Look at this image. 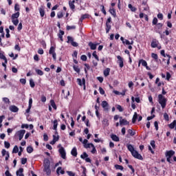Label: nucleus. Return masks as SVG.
Listing matches in <instances>:
<instances>
[{
    "label": "nucleus",
    "instance_id": "f257e3e1",
    "mask_svg": "<svg viewBox=\"0 0 176 176\" xmlns=\"http://www.w3.org/2000/svg\"><path fill=\"white\" fill-rule=\"evenodd\" d=\"M158 102L161 104L162 109L166 108V105H167V98L162 96V94L158 95Z\"/></svg>",
    "mask_w": 176,
    "mask_h": 176
},
{
    "label": "nucleus",
    "instance_id": "f03ea898",
    "mask_svg": "<svg viewBox=\"0 0 176 176\" xmlns=\"http://www.w3.org/2000/svg\"><path fill=\"white\" fill-rule=\"evenodd\" d=\"M19 17H20V12L12 14L11 19L14 25H19Z\"/></svg>",
    "mask_w": 176,
    "mask_h": 176
},
{
    "label": "nucleus",
    "instance_id": "7ed1b4c3",
    "mask_svg": "<svg viewBox=\"0 0 176 176\" xmlns=\"http://www.w3.org/2000/svg\"><path fill=\"white\" fill-rule=\"evenodd\" d=\"M175 155V151L170 150V151H166L165 153V156L166 157V162L168 163H171V157Z\"/></svg>",
    "mask_w": 176,
    "mask_h": 176
},
{
    "label": "nucleus",
    "instance_id": "20e7f679",
    "mask_svg": "<svg viewBox=\"0 0 176 176\" xmlns=\"http://www.w3.org/2000/svg\"><path fill=\"white\" fill-rule=\"evenodd\" d=\"M131 155L135 159H138V160H144V157H142V155L138 153L136 150L133 151L131 153Z\"/></svg>",
    "mask_w": 176,
    "mask_h": 176
},
{
    "label": "nucleus",
    "instance_id": "39448f33",
    "mask_svg": "<svg viewBox=\"0 0 176 176\" xmlns=\"http://www.w3.org/2000/svg\"><path fill=\"white\" fill-rule=\"evenodd\" d=\"M131 155L135 159H138V160H144V157H142V155L138 153L136 150L133 151L131 153Z\"/></svg>",
    "mask_w": 176,
    "mask_h": 176
},
{
    "label": "nucleus",
    "instance_id": "423d86ee",
    "mask_svg": "<svg viewBox=\"0 0 176 176\" xmlns=\"http://www.w3.org/2000/svg\"><path fill=\"white\" fill-rule=\"evenodd\" d=\"M131 155L135 159H138V160H144V157H142V155L138 153L136 150L133 151L131 153Z\"/></svg>",
    "mask_w": 176,
    "mask_h": 176
},
{
    "label": "nucleus",
    "instance_id": "0eeeda50",
    "mask_svg": "<svg viewBox=\"0 0 176 176\" xmlns=\"http://www.w3.org/2000/svg\"><path fill=\"white\" fill-rule=\"evenodd\" d=\"M25 134V130H20L16 133L15 136L19 137V141H21Z\"/></svg>",
    "mask_w": 176,
    "mask_h": 176
},
{
    "label": "nucleus",
    "instance_id": "6e6552de",
    "mask_svg": "<svg viewBox=\"0 0 176 176\" xmlns=\"http://www.w3.org/2000/svg\"><path fill=\"white\" fill-rule=\"evenodd\" d=\"M117 58H118L117 63L119 65L120 68H123L124 67V60L120 56H118Z\"/></svg>",
    "mask_w": 176,
    "mask_h": 176
},
{
    "label": "nucleus",
    "instance_id": "1a4fd4ad",
    "mask_svg": "<svg viewBox=\"0 0 176 176\" xmlns=\"http://www.w3.org/2000/svg\"><path fill=\"white\" fill-rule=\"evenodd\" d=\"M58 152L62 159H67V153H65V150L64 149V147H60L58 150Z\"/></svg>",
    "mask_w": 176,
    "mask_h": 176
},
{
    "label": "nucleus",
    "instance_id": "9d476101",
    "mask_svg": "<svg viewBox=\"0 0 176 176\" xmlns=\"http://www.w3.org/2000/svg\"><path fill=\"white\" fill-rule=\"evenodd\" d=\"M102 107L104 109V111H109V104L106 100L102 102Z\"/></svg>",
    "mask_w": 176,
    "mask_h": 176
},
{
    "label": "nucleus",
    "instance_id": "9b49d317",
    "mask_svg": "<svg viewBox=\"0 0 176 176\" xmlns=\"http://www.w3.org/2000/svg\"><path fill=\"white\" fill-rule=\"evenodd\" d=\"M31 108H32V98H30V99H29L28 108L25 111L26 113H30V112L31 111Z\"/></svg>",
    "mask_w": 176,
    "mask_h": 176
},
{
    "label": "nucleus",
    "instance_id": "f8f14e48",
    "mask_svg": "<svg viewBox=\"0 0 176 176\" xmlns=\"http://www.w3.org/2000/svg\"><path fill=\"white\" fill-rule=\"evenodd\" d=\"M159 45V41L156 40V38H153L151 42V47L153 49L157 47V45Z\"/></svg>",
    "mask_w": 176,
    "mask_h": 176
},
{
    "label": "nucleus",
    "instance_id": "ddd939ff",
    "mask_svg": "<svg viewBox=\"0 0 176 176\" xmlns=\"http://www.w3.org/2000/svg\"><path fill=\"white\" fill-rule=\"evenodd\" d=\"M120 124L121 126H127L129 124V122L126 119H122V117H120Z\"/></svg>",
    "mask_w": 176,
    "mask_h": 176
},
{
    "label": "nucleus",
    "instance_id": "4468645a",
    "mask_svg": "<svg viewBox=\"0 0 176 176\" xmlns=\"http://www.w3.org/2000/svg\"><path fill=\"white\" fill-rule=\"evenodd\" d=\"M69 6L72 10H75V0L69 1Z\"/></svg>",
    "mask_w": 176,
    "mask_h": 176
},
{
    "label": "nucleus",
    "instance_id": "2eb2a0df",
    "mask_svg": "<svg viewBox=\"0 0 176 176\" xmlns=\"http://www.w3.org/2000/svg\"><path fill=\"white\" fill-rule=\"evenodd\" d=\"M43 171L46 173L47 175H50V174H52V170L50 169V166L44 167Z\"/></svg>",
    "mask_w": 176,
    "mask_h": 176
},
{
    "label": "nucleus",
    "instance_id": "dca6fc26",
    "mask_svg": "<svg viewBox=\"0 0 176 176\" xmlns=\"http://www.w3.org/2000/svg\"><path fill=\"white\" fill-rule=\"evenodd\" d=\"M10 111L11 112H19V107L16 105H11L10 106Z\"/></svg>",
    "mask_w": 176,
    "mask_h": 176
},
{
    "label": "nucleus",
    "instance_id": "f3484780",
    "mask_svg": "<svg viewBox=\"0 0 176 176\" xmlns=\"http://www.w3.org/2000/svg\"><path fill=\"white\" fill-rule=\"evenodd\" d=\"M43 167H50V160H49V159L47 158L44 159Z\"/></svg>",
    "mask_w": 176,
    "mask_h": 176
},
{
    "label": "nucleus",
    "instance_id": "a211bd4d",
    "mask_svg": "<svg viewBox=\"0 0 176 176\" xmlns=\"http://www.w3.org/2000/svg\"><path fill=\"white\" fill-rule=\"evenodd\" d=\"M111 138L113 141H115V142H119L120 140L119 139V137L115 134L111 135Z\"/></svg>",
    "mask_w": 176,
    "mask_h": 176
},
{
    "label": "nucleus",
    "instance_id": "6ab92c4d",
    "mask_svg": "<svg viewBox=\"0 0 176 176\" xmlns=\"http://www.w3.org/2000/svg\"><path fill=\"white\" fill-rule=\"evenodd\" d=\"M97 45L98 44H94L92 42H89L88 46H89L91 50H96V49H97Z\"/></svg>",
    "mask_w": 176,
    "mask_h": 176
},
{
    "label": "nucleus",
    "instance_id": "aec40b11",
    "mask_svg": "<svg viewBox=\"0 0 176 176\" xmlns=\"http://www.w3.org/2000/svg\"><path fill=\"white\" fill-rule=\"evenodd\" d=\"M71 155L74 157H76V156H78V150L76 149V147H74L72 149Z\"/></svg>",
    "mask_w": 176,
    "mask_h": 176
},
{
    "label": "nucleus",
    "instance_id": "412c9836",
    "mask_svg": "<svg viewBox=\"0 0 176 176\" xmlns=\"http://www.w3.org/2000/svg\"><path fill=\"white\" fill-rule=\"evenodd\" d=\"M63 168L61 166L58 167L56 169V173L58 175H60V174H62V175H64L65 174V171L64 170H61Z\"/></svg>",
    "mask_w": 176,
    "mask_h": 176
},
{
    "label": "nucleus",
    "instance_id": "4be33fe9",
    "mask_svg": "<svg viewBox=\"0 0 176 176\" xmlns=\"http://www.w3.org/2000/svg\"><path fill=\"white\" fill-rule=\"evenodd\" d=\"M58 140H60V136H57V138H56V135H53V140H52V141H51L50 142V144L51 145H54V144H56V142H57V141H58Z\"/></svg>",
    "mask_w": 176,
    "mask_h": 176
},
{
    "label": "nucleus",
    "instance_id": "5701e85b",
    "mask_svg": "<svg viewBox=\"0 0 176 176\" xmlns=\"http://www.w3.org/2000/svg\"><path fill=\"white\" fill-rule=\"evenodd\" d=\"M24 168H20L18 170H16V175L17 176H24Z\"/></svg>",
    "mask_w": 176,
    "mask_h": 176
},
{
    "label": "nucleus",
    "instance_id": "b1692460",
    "mask_svg": "<svg viewBox=\"0 0 176 176\" xmlns=\"http://www.w3.org/2000/svg\"><path fill=\"white\" fill-rule=\"evenodd\" d=\"M109 72H111V69L109 67L106 68L103 72L104 76L105 77L109 76Z\"/></svg>",
    "mask_w": 176,
    "mask_h": 176
},
{
    "label": "nucleus",
    "instance_id": "393cba45",
    "mask_svg": "<svg viewBox=\"0 0 176 176\" xmlns=\"http://www.w3.org/2000/svg\"><path fill=\"white\" fill-rule=\"evenodd\" d=\"M126 148H127L128 151H129V152H131V153L135 151L134 149V146H133V145H131V144H126Z\"/></svg>",
    "mask_w": 176,
    "mask_h": 176
},
{
    "label": "nucleus",
    "instance_id": "a878e982",
    "mask_svg": "<svg viewBox=\"0 0 176 176\" xmlns=\"http://www.w3.org/2000/svg\"><path fill=\"white\" fill-rule=\"evenodd\" d=\"M0 60H3L6 63H8V58L5 56L4 52H0Z\"/></svg>",
    "mask_w": 176,
    "mask_h": 176
},
{
    "label": "nucleus",
    "instance_id": "bb28decb",
    "mask_svg": "<svg viewBox=\"0 0 176 176\" xmlns=\"http://www.w3.org/2000/svg\"><path fill=\"white\" fill-rule=\"evenodd\" d=\"M111 28H112V26L111 25V23H106V34H109V31H111Z\"/></svg>",
    "mask_w": 176,
    "mask_h": 176
},
{
    "label": "nucleus",
    "instance_id": "cd10ccee",
    "mask_svg": "<svg viewBox=\"0 0 176 176\" xmlns=\"http://www.w3.org/2000/svg\"><path fill=\"white\" fill-rule=\"evenodd\" d=\"M151 57L155 59V63L159 61V56H157V54L152 53Z\"/></svg>",
    "mask_w": 176,
    "mask_h": 176
},
{
    "label": "nucleus",
    "instance_id": "c85d7f7f",
    "mask_svg": "<svg viewBox=\"0 0 176 176\" xmlns=\"http://www.w3.org/2000/svg\"><path fill=\"white\" fill-rule=\"evenodd\" d=\"M137 119H138V115L137 114V112H135L132 118V123H135V122H137Z\"/></svg>",
    "mask_w": 176,
    "mask_h": 176
},
{
    "label": "nucleus",
    "instance_id": "c756f323",
    "mask_svg": "<svg viewBox=\"0 0 176 176\" xmlns=\"http://www.w3.org/2000/svg\"><path fill=\"white\" fill-rule=\"evenodd\" d=\"M56 53V47L51 46L49 50V54H53Z\"/></svg>",
    "mask_w": 176,
    "mask_h": 176
},
{
    "label": "nucleus",
    "instance_id": "7c9ffc66",
    "mask_svg": "<svg viewBox=\"0 0 176 176\" xmlns=\"http://www.w3.org/2000/svg\"><path fill=\"white\" fill-rule=\"evenodd\" d=\"M109 13H111L113 17H116V10L114 8H110Z\"/></svg>",
    "mask_w": 176,
    "mask_h": 176
},
{
    "label": "nucleus",
    "instance_id": "2f4dec72",
    "mask_svg": "<svg viewBox=\"0 0 176 176\" xmlns=\"http://www.w3.org/2000/svg\"><path fill=\"white\" fill-rule=\"evenodd\" d=\"M50 104H51V107H52V108L54 109H57V106L56 105V102H54V100H50Z\"/></svg>",
    "mask_w": 176,
    "mask_h": 176
},
{
    "label": "nucleus",
    "instance_id": "473e14b6",
    "mask_svg": "<svg viewBox=\"0 0 176 176\" xmlns=\"http://www.w3.org/2000/svg\"><path fill=\"white\" fill-rule=\"evenodd\" d=\"M54 123V130H55V131H57V126H58V122L57 121V120H55L53 121Z\"/></svg>",
    "mask_w": 176,
    "mask_h": 176
},
{
    "label": "nucleus",
    "instance_id": "72a5a7b5",
    "mask_svg": "<svg viewBox=\"0 0 176 176\" xmlns=\"http://www.w3.org/2000/svg\"><path fill=\"white\" fill-rule=\"evenodd\" d=\"M93 57L96 59V61H100V58H98V55H97V51H94L92 54Z\"/></svg>",
    "mask_w": 176,
    "mask_h": 176
},
{
    "label": "nucleus",
    "instance_id": "f704fd0d",
    "mask_svg": "<svg viewBox=\"0 0 176 176\" xmlns=\"http://www.w3.org/2000/svg\"><path fill=\"white\" fill-rule=\"evenodd\" d=\"M74 70L77 72V74H80V69H79V66L73 65Z\"/></svg>",
    "mask_w": 176,
    "mask_h": 176
},
{
    "label": "nucleus",
    "instance_id": "c9c22d12",
    "mask_svg": "<svg viewBox=\"0 0 176 176\" xmlns=\"http://www.w3.org/2000/svg\"><path fill=\"white\" fill-rule=\"evenodd\" d=\"M35 71H36V73L37 74V75H39L40 76H43V71H42L39 69H36Z\"/></svg>",
    "mask_w": 176,
    "mask_h": 176
},
{
    "label": "nucleus",
    "instance_id": "e433bc0d",
    "mask_svg": "<svg viewBox=\"0 0 176 176\" xmlns=\"http://www.w3.org/2000/svg\"><path fill=\"white\" fill-rule=\"evenodd\" d=\"M115 168L116 169V170H121V171H122V170H124V167H123V166H122V165H118V164H116L115 165Z\"/></svg>",
    "mask_w": 176,
    "mask_h": 176
},
{
    "label": "nucleus",
    "instance_id": "4c0bfd02",
    "mask_svg": "<svg viewBox=\"0 0 176 176\" xmlns=\"http://www.w3.org/2000/svg\"><path fill=\"white\" fill-rule=\"evenodd\" d=\"M128 134L130 135L131 137H134V135H135V131H133V129H129Z\"/></svg>",
    "mask_w": 176,
    "mask_h": 176
},
{
    "label": "nucleus",
    "instance_id": "58836bf2",
    "mask_svg": "<svg viewBox=\"0 0 176 176\" xmlns=\"http://www.w3.org/2000/svg\"><path fill=\"white\" fill-rule=\"evenodd\" d=\"M26 151L28 153H32V152H34V148H32V146H28Z\"/></svg>",
    "mask_w": 176,
    "mask_h": 176
},
{
    "label": "nucleus",
    "instance_id": "ea45409f",
    "mask_svg": "<svg viewBox=\"0 0 176 176\" xmlns=\"http://www.w3.org/2000/svg\"><path fill=\"white\" fill-rule=\"evenodd\" d=\"M39 13H40V16L41 17H43V16H45V9L42 8H39Z\"/></svg>",
    "mask_w": 176,
    "mask_h": 176
},
{
    "label": "nucleus",
    "instance_id": "a19ab883",
    "mask_svg": "<svg viewBox=\"0 0 176 176\" xmlns=\"http://www.w3.org/2000/svg\"><path fill=\"white\" fill-rule=\"evenodd\" d=\"M140 63H141L142 67H146V65H148V63H146V60H145L144 59H140Z\"/></svg>",
    "mask_w": 176,
    "mask_h": 176
},
{
    "label": "nucleus",
    "instance_id": "79ce46f5",
    "mask_svg": "<svg viewBox=\"0 0 176 176\" xmlns=\"http://www.w3.org/2000/svg\"><path fill=\"white\" fill-rule=\"evenodd\" d=\"M128 8L131 9V12H135L137 10V8H135V7L133 6L131 4H129Z\"/></svg>",
    "mask_w": 176,
    "mask_h": 176
},
{
    "label": "nucleus",
    "instance_id": "37998d69",
    "mask_svg": "<svg viewBox=\"0 0 176 176\" xmlns=\"http://www.w3.org/2000/svg\"><path fill=\"white\" fill-rule=\"evenodd\" d=\"M19 152V146L17 145L14 146L12 150V153H18Z\"/></svg>",
    "mask_w": 176,
    "mask_h": 176
},
{
    "label": "nucleus",
    "instance_id": "c03bdc74",
    "mask_svg": "<svg viewBox=\"0 0 176 176\" xmlns=\"http://www.w3.org/2000/svg\"><path fill=\"white\" fill-rule=\"evenodd\" d=\"M77 82H78V85H79V86H83V78H82V79L77 78Z\"/></svg>",
    "mask_w": 176,
    "mask_h": 176
},
{
    "label": "nucleus",
    "instance_id": "a18cd8bd",
    "mask_svg": "<svg viewBox=\"0 0 176 176\" xmlns=\"http://www.w3.org/2000/svg\"><path fill=\"white\" fill-rule=\"evenodd\" d=\"M81 159H86L87 157H89V155L86 152H84L82 155H80Z\"/></svg>",
    "mask_w": 176,
    "mask_h": 176
},
{
    "label": "nucleus",
    "instance_id": "49530a36",
    "mask_svg": "<svg viewBox=\"0 0 176 176\" xmlns=\"http://www.w3.org/2000/svg\"><path fill=\"white\" fill-rule=\"evenodd\" d=\"M57 17L58 19H63V17H64V14L63 13V12H58Z\"/></svg>",
    "mask_w": 176,
    "mask_h": 176
},
{
    "label": "nucleus",
    "instance_id": "de8ad7c7",
    "mask_svg": "<svg viewBox=\"0 0 176 176\" xmlns=\"http://www.w3.org/2000/svg\"><path fill=\"white\" fill-rule=\"evenodd\" d=\"M30 87L32 88L35 87V82H34V80L32 79L30 80Z\"/></svg>",
    "mask_w": 176,
    "mask_h": 176
},
{
    "label": "nucleus",
    "instance_id": "09e8293b",
    "mask_svg": "<svg viewBox=\"0 0 176 176\" xmlns=\"http://www.w3.org/2000/svg\"><path fill=\"white\" fill-rule=\"evenodd\" d=\"M99 93L102 96H104V94H105V91L104 90V89H102V87H99Z\"/></svg>",
    "mask_w": 176,
    "mask_h": 176
},
{
    "label": "nucleus",
    "instance_id": "8fccbe9b",
    "mask_svg": "<svg viewBox=\"0 0 176 176\" xmlns=\"http://www.w3.org/2000/svg\"><path fill=\"white\" fill-rule=\"evenodd\" d=\"M66 28H67V31H69V30H75L76 28V26H75V25H72V26L67 25Z\"/></svg>",
    "mask_w": 176,
    "mask_h": 176
},
{
    "label": "nucleus",
    "instance_id": "3c124183",
    "mask_svg": "<svg viewBox=\"0 0 176 176\" xmlns=\"http://www.w3.org/2000/svg\"><path fill=\"white\" fill-rule=\"evenodd\" d=\"M4 146L7 149H9V148H10V143H9L8 142L5 141L4 142Z\"/></svg>",
    "mask_w": 176,
    "mask_h": 176
},
{
    "label": "nucleus",
    "instance_id": "603ef678",
    "mask_svg": "<svg viewBox=\"0 0 176 176\" xmlns=\"http://www.w3.org/2000/svg\"><path fill=\"white\" fill-rule=\"evenodd\" d=\"M3 101L5 104H10V100L8 98H3Z\"/></svg>",
    "mask_w": 176,
    "mask_h": 176
},
{
    "label": "nucleus",
    "instance_id": "864d4df0",
    "mask_svg": "<svg viewBox=\"0 0 176 176\" xmlns=\"http://www.w3.org/2000/svg\"><path fill=\"white\" fill-rule=\"evenodd\" d=\"M116 108L119 111V112H123V107H122L121 105L117 104Z\"/></svg>",
    "mask_w": 176,
    "mask_h": 176
},
{
    "label": "nucleus",
    "instance_id": "5fc2aeb1",
    "mask_svg": "<svg viewBox=\"0 0 176 176\" xmlns=\"http://www.w3.org/2000/svg\"><path fill=\"white\" fill-rule=\"evenodd\" d=\"M14 10L16 11V12H20V5H19V4H15V6H14Z\"/></svg>",
    "mask_w": 176,
    "mask_h": 176
},
{
    "label": "nucleus",
    "instance_id": "6e6d98bb",
    "mask_svg": "<svg viewBox=\"0 0 176 176\" xmlns=\"http://www.w3.org/2000/svg\"><path fill=\"white\" fill-rule=\"evenodd\" d=\"M160 54L161 56H162L163 57H167V54H166V52L164 51V50H162L160 51Z\"/></svg>",
    "mask_w": 176,
    "mask_h": 176
},
{
    "label": "nucleus",
    "instance_id": "4d7b16f0",
    "mask_svg": "<svg viewBox=\"0 0 176 176\" xmlns=\"http://www.w3.org/2000/svg\"><path fill=\"white\" fill-rule=\"evenodd\" d=\"M41 46H43V49H46V42L45 40H42L41 41Z\"/></svg>",
    "mask_w": 176,
    "mask_h": 176
},
{
    "label": "nucleus",
    "instance_id": "13d9d810",
    "mask_svg": "<svg viewBox=\"0 0 176 176\" xmlns=\"http://www.w3.org/2000/svg\"><path fill=\"white\" fill-rule=\"evenodd\" d=\"M91 146L92 148L91 150V153H96V152H97V150L96 149V146H94V144H91Z\"/></svg>",
    "mask_w": 176,
    "mask_h": 176
},
{
    "label": "nucleus",
    "instance_id": "bf43d9fd",
    "mask_svg": "<svg viewBox=\"0 0 176 176\" xmlns=\"http://www.w3.org/2000/svg\"><path fill=\"white\" fill-rule=\"evenodd\" d=\"M85 19H89V14H85L80 17V20H85Z\"/></svg>",
    "mask_w": 176,
    "mask_h": 176
},
{
    "label": "nucleus",
    "instance_id": "052dcab7",
    "mask_svg": "<svg viewBox=\"0 0 176 176\" xmlns=\"http://www.w3.org/2000/svg\"><path fill=\"white\" fill-rule=\"evenodd\" d=\"M69 42L72 43L74 42V38L69 36H67V43H69Z\"/></svg>",
    "mask_w": 176,
    "mask_h": 176
},
{
    "label": "nucleus",
    "instance_id": "680f3d73",
    "mask_svg": "<svg viewBox=\"0 0 176 176\" xmlns=\"http://www.w3.org/2000/svg\"><path fill=\"white\" fill-rule=\"evenodd\" d=\"M164 118L165 120H166L167 122H168V120H170V118H168V114H167V113H164Z\"/></svg>",
    "mask_w": 176,
    "mask_h": 176
},
{
    "label": "nucleus",
    "instance_id": "e2e57ef3",
    "mask_svg": "<svg viewBox=\"0 0 176 176\" xmlns=\"http://www.w3.org/2000/svg\"><path fill=\"white\" fill-rule=\"evenodd\" d=\"M41 101L42 102H46V96L45 95L41 96Z\"/></svg>",
    "mask_w": 176,
    "mask_h": 176
},
{
    "label": "nucleus",
    "instance_id": "0e129e2a",
    "mask_svg": "<svg viewBox=\"0 0 176 176\" xmlns=\"http://www.w3.org/2000/svg\"><path fill=\"white\" fill-rule=\"evenodd\" d=\"M30 125H28V124H21V129H29Z\"/></svg>",
    "mask_w": 176,
    "mask_h": 176
},
{
    "label": "nucleus",
    "instance_id": "69168bd1",
    "mask_svg": "<svg viewBox=\"0 0 176 176\" xmlns=\"http://www.w3.org/2000/svg\"><path fill=\"white\" fill-rule=\"evenodd\" d=\"M80 58L82 61H87V56H86V55H82L80 56Z\"/></svg>",
    "mask_w": 176,
    "mask_h": 176
},
{
    "label": "nucleus",
    "instance_id": "338daca9",
    "mask_svg": "<svg viewBox=\"0 0 176 176\" xmlns=\"http://www.w3.org/2000/svg\"><path fill=\"white\" fill-rule=\"evenodd\" d=\"M5 175L6 176H12V174L10 173V172L9 171V170H6L5 172Z\"/></svg>",
    "mask_w": 176,
    "mask_h": 176
},
{
    "label": "nucleus",
    "instance_id": "774afa93",
    "mask_svg": "<svg viewBox=\"0 0 176 176\" xmlns=\"http://www.w3.org/2000/svg\"><path fill=\"white\" fill-rule=\"evenodd\" d=\"M27 163V158H22L21 159V164H25Z\"/></svg>",
    "mask_w": 176,
    "mask_h": 176
}]
</instances>
